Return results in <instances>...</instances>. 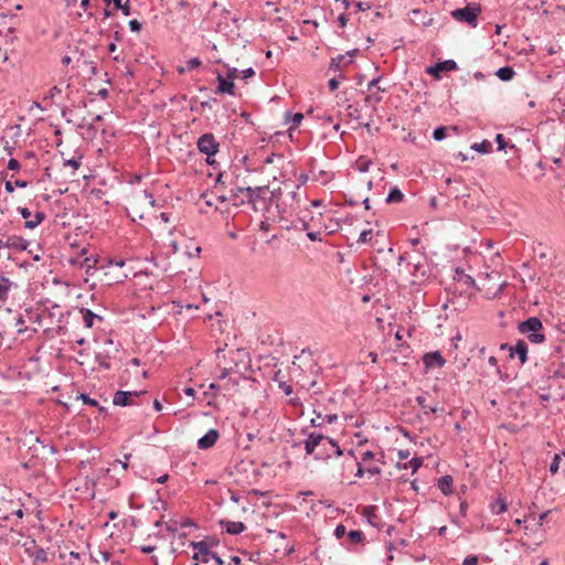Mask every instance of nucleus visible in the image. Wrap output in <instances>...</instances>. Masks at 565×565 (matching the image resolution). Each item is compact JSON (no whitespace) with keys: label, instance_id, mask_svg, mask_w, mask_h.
Instances as JSON below:
<instances>
[{"label":"nucleus","instance_id":"37998d69","mask_svg":"<svg viewBox=\"0 0 565 565\" xmlns=\"http://www.w3.org/2000/svg\"><path fill=\"white\" fill-rule=\"evenodd\" d=\"M373 238V231L372 230H364L360 233V236L358 238V243H369Z\"/></svg>","mask_w":565,"mask_h":565},{"label":"nucleus","instance_id":"f257e3e1","mask_svg":"<svg viewBox=\"0 0 565 565\" xmlns=\"http://www.w3.org/2000/svg\"><path fill=\"white\" fill-rule=\"evenodd\" d=\"M543 329V323L539 317H530L518 326L519 332L525 334L529 341L534 344H541L546 340Z\"/></svg>","mask_w":565,"mask_h":565},{"label":"nucleus","instance_id":"864d4df0","mask_svg":"<svg viewBox=\"0 0 565 565\" xmlns=\"http://www.w3.org/2000/svg\"><path fill=\"white\" fill-rule=\"evenodd\" d=\"M7 167L9 170L19 171L21 169V163L19 160L10 158Z\"/></svg>","mask_w":565,"mask_h":565},{"label":"nucleus","instance_id":"473e14b6","mask_svg":"<svg viewBox=\"0 0 565 565\" xmlns=\"http://www.w3.org/2000/svg\"><path fill=\"white\" fill-rule=\"evenodd\" d=\"M303 114L302 113H292L290 110H287L285 113V121L286 122H291V129L292 128H296L300 125L301 120L303 119Z\"/></svg>","mask_w":565,"mask_h":565},{"label":"nucleus","instance_id":"5fc2aeb1","mask_svg":"<svg viewBox=\"0 0 565 565\" xmlns=\"http://www.w3.org/2000/svg\"><path fill=\"white\" fill-rule=\"evenodd\" d=\"M226 78L231 79L232 82L235 81V78L238 76V70L236 67H230L226 65Z\"/></svg>","mask_w":565,"mask_h":565},{"label":"nucleus","instance_id":"f8f14e48","mask_svg":"<svg viewBox=\"0 0 565 565\" xmlns=\"http://www.w3.org/2000/svg\"><path fill=\"white\" fill-rule=\"evenodd\" d=\"M422 360L426 370L444 367L446 364V359L443 356L440 351L427 352L423 355Z\"/></svg>","mask_w":565,"mask_h":565},{"label":"nucleus","instance_id":"f704fd0d","mask_svg":"<svg viewBox=\"0 0 565 565\" xmlns=\"http://www.w3.org/2000/svg\"><path fill=\"white\" fill-rule=\"evenodd\" d=\"M494 141L498 146V151L505 150L507 148L518 150L516 146L514 143H509L504 137L503 134H497Z\"/></svg>","mask_w":565,"mask_h":565},{"label":"nucleus","instance_id":"680f3d73","mask_svg":"<svg viewBox=\"0 0 565 565\" xmlns=\"http://www.w3.org/2000/svg\"><path fill=\"white\" fill-rule=\"evenodd\" d=\"M339 85H340V81L337 77H332L328 81V86H329L330 92L337 90L339 88Z\"/></svg>","mask_w":565,"mask_h":565},{"label":"nucleus","instance_id":"49530a36","mask_svg":"<svg viewBox=\"0 0 565 565\" xmlns=\"http://www.w3.org/2000/svg\"><path fill=\"white\" fill-rule=\"evenodd\" d=\"M381 79H382V76H377V77L373 78L372 81H370L367 84V90L370 92L375 88L377 92H385L384 88L379 86V83Z\"/></svg>","mask_w":565,"mask_h":565},{"label":"nucleus","instance_id":"a18cd8bd","mask_svg":"<svg viewBox=\"0 0 565 565\" xmlns=\"http://www.w3.org/2000/svg\"><path fill=\"white\" fill-rule=\"evenodd\" d=\"M81 160H82V156H79V157H77V158L73 157V158H71V159L65 160V161H64V163H63V166H65V167H66V166H70V167H72L74 170H77V169L81 167V164H82V161H81Z\"/></svg>","mask_w":565,"mask_h":565},{"label":"nucleus","instance_id":"6e6552de","mask_svg":"<svg viewBox=\"0 0 565 565\" xmlns=\"http://www.w3.org/2000/svg\"><path fill=\"white\" fill-rule=\"evenodd\" d=\"M189 546L195 551L192 555V559L204 564L209 563L214 553L209 548L204 541H192L190 542Z\"/></svg>","mask_w":565,"mask_h":565},{"label":"nucleus","instance_id":"338daca9","mask_svg":"<svg viewBox=\"0 0 565 565\" xmlns=\"http://www.w3.org/2000/svg\"><path fill=\"white\" fill-rule=\"evenodd\" d=\"M179 526L185 527V526H198L195 521L190 518H184L180 523Z\"/></svg>","mask_w":565,"mask_h":565},{"label":"nucleus","instance_id":"774afa93","mask_svg":"<svg viewBox=\"0 0 565 565\" xmlns=\"http://www.w3.org/2000/svg\"><path fill=\"white\" fill-rule=\"evenodd\" d=\"M18 212L20 213V215H21L24 220L30 218V217H31V215H32L31 211H30L28 207L19 206V207H18Z\"/></svg>","mask_w":565,"mask_h":565},{"label":"nucleus","instance_id":"dca6fc26","mask_svg":"<svg viewBox=\"0 0 565 565\" xmlns=\"http://www.w3.org/2000/svg\"><path fill=\"white\" fill-rule=\"evenodd\" d=\"M375 250L379 255H382L381 260L383 264H380L379 262H374V266L376 267V269H379L381 271H387L386 265H388L391 263V260L393 259V257L395 255L394 248L392 246L388 247L387 249H385L383 247H376Z\"/></svg>","mask_w":565,"mask_h":565},{"label":"nucleus","instance_id":"4d7b16f0","mask_svg":"<svg viewBox=\"0 0 565 565\" xmlns=\"http://www.w3.org/2000/svg\"><path fill=\"white\" fill-rule=\"evenodd\" d=\"M415 399L418 406L424 409V413L428 414V405L426 404V397L424 395H418Z\"/></svg>","mask_w":565,"mask_h":565},{"label":"nucleus","instance_id":"0eeeda50","mask_svg":"<svg viewBox=\"0 0 565 565\" xmlns=\"http://www.w3.org/2000/svg\"><path fill=\"white\" fill-rule=\"evenodd\" d=\"M458 70V64L455 60H444L434 63L426 67V73L435 79H441L443 72H452Z\"/></svg>","mask_w":565,"mask_h":565},{"label":"nucleus","instance_id":"8fccbe9b","mask_svg":"<svg viewBox=\"0 0 565 565\" xmlns=\"http://www.w3.org/2000/svg\"><path fill=\"white\" fill-rule=\"evenodd\" d=\"M23 546H24V552L26 555H28V551L31 552V554H32L35 548L40 547V546H38L36 541L34 539H32L30 542H25L23 544Z\"/></svg>","mask_w":565,"mask_h":565},{"label":"nucleus","instance_id":"9b49d317","mask_svg":"<svg viewBox=\"0 0 565 565\" xmlns=\"http://www.w3.org/2000/svg\"><path fill=\"white\" fill-rule=\"evenodd\" d=\"M329 445L332 449V452L337 457L343 456V450L340 448L339 444L330 438L320 434V459H329L331 455L328 452L326 445Z\"/></svg>","mask_w":565,"mask_h":565},{"label":"nucleus","instance_id":"3c124183","mask_svg":"<svg viewBox=\"0 0 565 565\" xmlns=\"http://www.w3.org/2000/svg\"><path fill=\"white\" fill-rule=\"evenodd\" d=\"M309 25H312L315 28L318 26V22L316 20H305L303 21V26L301 28V32L302 34H309L310 31H309Z\"/></svg>","mask_w":565,"mask_h":565},{"label":"nucleus","instance_id":"a211bd4d","mask_svg":"<svg viewBox=\"0 0 565 565\" xmlns=\"http://www.w3.org/2000/svg\"><path fill=\"white\" fill-rule=\"evenodd\" d=\"M311 222H313V216L310 211H305L303 215L298 216L292 221V227L300 231L309 232L311 231Z\"/></svg>","mask_w":565,"mask_h":565},{"label":"nucleus","instance_id":"7c9ffc66","mask_svg":"<svg viewBox=\"0 0 565 565\" xmlns=\"http://www.w3.org/2000/svg\"><path fill=\"white\" fill-rule=\"evenodd\" d=\"M470 149L481 153V154H488L492 151V143L491 141L484 139L481 142H475L470 146Z\"/></svg>","mask_w":565,"mask_h":565},{"label":"nucleus","instance_id":"b1692460","mask_svg":"<svg viewBox=\"0 0 565 565\" xmlns=\"http://www.w3.org/2000/svg\"><path fill=\"white\" fill-rule=\"evenodd\" d=\"M437 486L443 494L450 495L454 493V479L450 475H445L438 479Z\"/></svg>","mask_w":565,"mask_h":565},{"label":"nucleus","instance_id":"20e7f679","mask_svg":"<svg viewBox=\"0 0 565 565\" xmlns=\"http://www.w3.org/2000/svg\"><path fill=\"white\" fill-rule=\"evenodd\" d=\"M196 147L200 153L206 157H215L220 151V142L212 132H204L196 140Z\"/></svg>","mask_w":565,"mask_h":565},{"label":"nucleus","instance_id":"69168bd1","mask_svg":"<svg viewBox=\"0 0 565 565\" xmlns=\"http://www.w3.org/2000/svg\"><path fill=\"white\" fill-rule=\"evenodd\" d=\"M179 523L180 522H177V521H169L168 523H166V530L168 532H171V533H175L178 531V526H179Z\"/></svg>","mask_w":565,"mask_h":565},{"label":"nucleus","instance_id":"4c0bfd02","mask_svg":"<svg viewBox=\"0 0 565 565\" xmlns=\"http://www.w3.org/2000/svg\"><path fill=\"white\" fill-rule=\"evenodd\" d=\"M449 128L447 126L440 125L436 127L433 131V139L436 141H443L448 135Z\"/></svg>","mask_w":565,"mask_h":565},{"label":"nucleus","instance_id":"393cba45","mask_svg":"<svg viewBox=\"0 0 565 565\" xmlns=\"http://www.w3.org/2000/svg\"><path fill=\"white\" fill-rule=\"evenodd\" d=\"M489 509L492 514L500 515L508 511V503L503 497L499 495L495 500L490 502Z\"/></svg>","mask_w":565,"mask_h":565},{"label":"nucleus","instance_id":"a19ab883","mask_svg":"<svg viewBox=\"0 0 565 565\" xmlns=\"http://www.w3.org/2000/svg\"><path fill=\"white\" fill-rule=\"evenodd\" d=\"M355 12L366 11L374 7L373 1H354Z\"/></svg>","mask_w":565,"mask_h":565},{"label":"nucleus","instance_id":"39448f33","mask_svg":"<svg viewBox=\"0 0 565 565\" xmlns=\"http://www.w3.org/2000/svg\"><path fill=\"white\" fill-rule=\"evenodd\" d=\"M366 543L367 540L364 532L361 530H351L348 532L345 540L342 541V546L351 552H360Z\"/></svg>","mask_w":565,"mask_h":565},{"label":"nucleus","instance_id":"ddd939ff","mask_svg":"<svg viewBox=\"0 0 565 565\" xmlns=\"http://www.w3.org/2000/svg\"><path fill=\"white\" fill-rule=\"evenodd\" d=\"M220 431L216 428L209 429L201 438L198 439L196 447L200 450L212 448L220 438Z\"/></svg>","mask_w":565,"mask_h":565},{"label":"nucleus","instance_id":"052dcab7","mask_svg":"<svg viewBox=\"0 0 565 565\" xmlns=\"http://www.w3.org/2000/svg\"><path fill=\"white\" fill-rule=\"evenodd\" d=\"M242 78L244 81H247L248 78H252L255 76V70L253 67H248L242 71Z\"/></svg>","mask_w":565,"mask_h":565},{"label":"nucleus","instance_id":"f03ea898","mask_svg":"<svg viewBox=\"0 0 565 565\" xmlns=\"http://www.w3.org/2000/svg\"><path fill=\"white\" fill-rule=\"evenodd\" d=\"M149 403L148 391H121L115 392L113 403L115 406L127 407Z\"/></svg>","mask_w":565,"mask_h":565},{"label":"nucleus","instance_id":"412c9836","mask_svg":"<svg viewBox=\"0 0 565 565\" xmlns=\"http://www.w3.org/2000/svg\"><path fill=\"white\" fill-rule=\"evenodd\" d=\"M8 248H12L17 252L28 250L29 254H32V250L28 249L29 242L24 239L22 236L13 235L8 238Z\"/></svg>","mask_w":565,"mask_h":565},{"label":"nucleus","instance_id":"2f4dec72","mask_svg":"<svg viewBox=\"0 0 565 565\" xmlns=\"http://www.w3.org/2000/svg\"><path fill=\"white\" fill-rule=\"evenodd\" d=\"M28 556L33 559V563L35 565L39 563L47 562V553L43 547L35 548L32 554H31V552L28 551Z\"/></svg>","mask_w":565,"mask_h":565},{"label":"nucleus","instance_id":"de8ad7c7","mask_svg":"<svg viewBox=\"0 0 565 565\" xmlns=\"http://www.w3.org/2000/svg\"><path fill=\"white\" fill-rule=\"evenodd\" d=\"M202 65V61L200 57H192L186 62V68L188 71H193L199 68Z\"/></svg>","mask_w":565,"mask_h":565},{"label":"nucleus","instance_id":"603ef678","mask_svg":"<svg viewBox=\"0 0 565 565\" xmlns=\"http://www.w3.org/2000/svg\"><path fill=\"white\" fill-rule=\"evenodd\" d=\"M478 563H479L478 555H468L462 561V565H478Z\"/></svg>","mask_w":565,"mask_h":565},{"label":"nucleus","instance_id":"c85d7f7f","mask_svg":"<svg viewBox=\"0 0 565 565\" xmlns=\"http://www.w3.org/2000/svg\"><path fill=\"white\" fill-rule=\"evenodd\" d=\"M79 312L82 313L83 322L85 328H93L95 323V318H98V315L93 312L87 308H79Z\"/></svg>","mask_w":565,"mask_h":565},{"label":"nucleus","instance_id":"f3484780","mask_svg":"<svg viewBox=\"0 0 565 565\" xmlns=\"http://www.w3.org/2000/svg\"><path fill=\"white\" fill-rule=\"evenodd\" d=\"M218 524L221 527L225 529V532L231 535H238L246 530V525L241 521H228V520H220Z\"/></svg>","mask_w":565,"mask_h":565},{"label":"nucleus","instance_id":"13d9d810","mask_svg":"<svg viewBox=\"0 0 565 565\" xmlns=\"http://www.w3.org/2000/svg\"><path fill=\"white\" fill-rule=\"evenodd\" d=\"M130 457H131V454H126L125 455V461H120V460L117 459V460L114 461V466L116 467L117 465H120L121 469L124 471H126L128 469V467H129L128 460L130 459Z\"/></svg>","mask_w":565,"mask_h":565},{"label":"nucleus","instance_id":"a878e982","mask_svg":"<svg viewBox=\"0 0 565 565\" xmlns=\"http://www.w3.org/2000/svg\"><path fill=\"white\" fill-rule=\"evenodd\" d=\"M494 75L502 82H510L514 78L515 76V71L512 66L510 65H504L502 67H499Z\"/></svg>","mask_w":565,"mask_h":565},{"label":"nucleus","instance_id":"58836bf2","mask_svg":"<svg viewBox=\"0 0 565 565\" xmlns=\"http://www.w3.org/2000/svg\"><path fill=\"white\" fill-rule=\"evenodd\" d=\"M76 399H81L83 404L95 407L98 406V401L95 398L89 397L86 393H78L76 396Z\"/></svg>","mask_w":565,"mask_h":565},{"label":"nucleus","instance_id":"c03bdc74","mask_svg":"<svg viewBox=\"0 0 565 565\" xmlns=\"http://www.w3.org/2000/svg\"><path fill=\"white\" fill-rule=\"evenodd\" d=\"M115 10H120L121 13L125 15V17H129L131 15V6H130V1L127 0L126 2H121L117 6V8Z\"/></svg>","mask_w":565,"mask_h":565},{"label":"nucleus","instance_id":"1a4fd4ad","mask_svg":"<svg viewBox=\"0 0 565 565\" xmlns=\"http://www.w3.org/2000/svg\"><path fill=\"white\" fill-rule=\"evenodd\" d=\"M237 192H245L246 193V198H247V202L253 204V205H255L258 201H263V203H265V194L267 192H269V186L268 185L256 186V188H252V186H246V188L237 186Z\"/></svg>","mask_w":565,"mask_h":565},{"label":"nucleus","instance_id":"6ab92c4d","mask_svg":"<svg viewBox=\"0 0 565 565\" xmlns=\"http://www.w3.org/2000/svg\"><path fill=\"white\" fill-rule=\"evenodd\" d=\"M361 514L365 518L366 522L373 527L381 529V523L376 520L377 515V507L376 505H365L362 508Z\"/></svg>","mask_w":565,"mask_h":565},{"label":"nucleus","instance_id":"5701e85b","mask_svg":"<svg viewBox=\"0 0 565 565\" xmlns=\"http://www.w3.org/2000/svg\"><path fill=\"white\" fill-rule=\"evenodd\" d=\"M454 280H456L458 282H462L463 285H466L469 288H475L476 287L475 278L472 276L466 274L465 269L461 268V267H456L455 268Z\"/></svg>","mask_w":565,"mask_h":565},{"label":"nucleus","instance_id":"bb28decb","mask_svg":"<svg viewBox=\"0 0 565 565\" xmlns=\"http://www.w3.org/2000/svg\"><path fill=\"white\" fill-rule=\"evenodd\" d=\"M12 286L17 287V285L8 277L3 275L0 276V301H6L8 299V294Z\"/></svg>","mask_w":565,"mask_h":565},{"label":"nucleus","instance_id":"79ce46f5","mask_svg":"<svg viewBox=\"0 0 565 565\" xmlns=\"http://www.w3.org/2000/svg\"><path fill=\"white\" fill-rule=\"evenodd\" d=\"M333 533L341 544L342 541H344L348 535L347 529L343 524H338Z\"/></svg>","mask_w":565,"mask_h":565},{"label":"nucleus","instance_id":"c9c22d12","mask_svg":"<svg viewBox=\"0 0 565 565\" xmlns=\"http://www.w3.org/2000/svg\"><path fill=\"white\" fill-rule=\"evenodd\" d=\"M307 497H310L312 499L315 497V492L313 491H301L298 493L296 501L299 505V509H302V510L307 509V504L310 503V501L307 500Z\"/></svg>","mask_w":565,"mask_h":565},{"label":"nucleus","instance_id":"7ed1b4c3","mask_svg":"<svg viewBox=\"0 0 565 565\" xmlns=\"http://www.w3.org/2000/svg\"><path fill=\"white\" fill-rule=\"evenodd\" d=\"M482 8L480 3L469 2L463 8H457L450 12L451 17L461 23L476 28L478 25V18Z\"/></svg>","mask_w":565,"mask_h":565},{"label":"nucleus","instance_id":"9d476101","mask_svg":"<svg viewBox=\"0 0 565 565\" xmlns=\"http://www.w3.org/2000/svg\"><path fill=\"white\" fill-rule=\"evenodd\" d=\"M216 81L215 94L235 96V82L223 76L218 70H216Z\"/></svg>","mask_w":565,"mask_h":565},{"label":"nucleus","instance_id":"09e8293b","mask_svg":"<svg viewBox=\"0 0 565 565\" xmlns=\"http://www.w3.org/2000/svg\"><path fill=\"white\" fill-rule=\"evenodd\" d=\"M128 26L131 32L139 33L142 30V23L137 19H132L128 22Z\"/></svg>","mask_w":565,"mask_h":565},{"label":"nucleus","instance_id":"4468645a","mask_svg":"<svg viewBox=\"0 0 565 565\" xmlns=\"http://www.w3.org/2000/svg\"><path fill=\"white\" fill-rule=\"evenodd\" d=\"M510 359L518 358L521 365L525 364L529 360V345L524 340H518L509 354Z\"/></svg>","mask_w":565,"mask_h":565},{"label":"nucleus","instance_id":"423d86ee","mask_svg":"<svg viewBox=\"0 0 565 565\" xmlns=\"http://www.w3.org/2000/svg\"><path fill=\"white\" fill-rule=\"evenodd\" d=\"M308 428L303 427L300 431V435L305 436L303 439H298L291 441L292 448H300L302 445L305 447L306 454L311 455L315 452L318 447V433H307Z\"/></svg>","mask_w":565,"mask_h":565},{"label":"nucleus","instance_id":"bf43d9fd","mask_svg":"<svg viewBox=\"0 0 565 565\" xmlns=\"http://www.w3.org/2000/svg\"><path fill=\"white\" fill-rule=\"evenodd\" d=\"M460 504H459V514L460 516L465 518L467 515L468 511V502L466 500H462L459 495Z\"/></svg>","mask_w":565,"mask_h":565},{"label":"nucleus","instance_id":"e433bc0d","mask_svg":"<svg viewBox=\"0 0 565 565\" xmlns=\"http://www.w3.org/2000/svg\"><path fill=\"white\" fill-rule=\"evenodd\" d=\"M412 275L414 277H416L417 279H420L422 281L428 279V277H429L428 270L419 263L414 265Z\"/></svg>","mask_w":565,"mask_h":565},{"label":"nucleus","instance_id":"2eb2a0df","mask_svg":"<svg viewBox=\"0 0 565 565\" xmlns=\"http://www.w3.org/2000/svg\"><path fill=\"white\" fill-rule=\"evenodd\" d=\"M543 377L546 380L565 379V362L559 364L551 363L544 369Z\"/></svg>","mask_w":565,"mask_h":565},{"label":"nucleus","instance_id":"aec40b11","mask_svg":"<svg viewBox=\"0 0 565 565\" xmlns=\"http://www.w3.org/2000/svg\"><path fill=\"white\" fill-rule=\"evenodd\" d=\"M118 352V349H115L114 352L110 350H104L95 353V361L98 365L104 370H110L111 364L109 360Z\"/></svg>","mask_w":565,"mask_h":565},{"label":"nucleus","instance_id":"0e129e2a","mask_svg":"<svg viewBox=\"0 0 565 565\" xmlns=\"http://www.w3.org/2000/svg\"><path fill=\"white\" fill-rule=\"evenodd\" d=\"M203 541L206 543V545L209 546L210 550H212V547H215L220 544V541L212 536H206Z\"/></svg>","mask_w":565,"mask_h":565},{"label":"nucleus","instance_id":"ea45409f","mask_svg":"<svg viewBox=\"0 0 565 565\" xmlns=\"http://www.w3.org/2000/svg\"><path fill=\"white\" fill-rule=\"evenodd\" d=\"M561 462L562 456L559 454H555L548 468L552 475H556L558 472Z\"/></svg>","mask_w":565,"mask_h":565},{"label":"nucleus","instance_id":"c756f323","mask_svg":"<svg viewBox=\"0 0 565 565\" xmlns=\"http://www.w3.org/2000/svg\"><path fill=\"white\" fill-rule=\"evenodd\" d=\"M424 463L423 457H413L408 462L406 463H398L397 467L399 469H407L408 467L412 469V473H415Z\"/></svg>","mask_w":565,"mask_h":565},{"label":"nucleus","instance_id":"cd10ccee","mask_svg":"<svg viewBox=\"0 0 565 565\" xmlns=\"http://www.w3.org/2000/svg\"><path fill=\"white\" fill-rule=\"evenodd\" d=\"M404 193L401 191L398 186H392L387 193L385 202L387 204L401 203L404 201Z\"/></svg>","mask_w":565,"mask_h":565},{"label":"nucleus","instance_id":"4be33fe9","mask_svg":"<svg viewBox=\"0 0 565 565\" xmlns=\"http://www.w3.org/2000/svg\"><path fill=\"white\" fill-rule=\"evenodd\" d=\"M358 50L348 52L347 54H340L337 57L331 58L330 70H340L341 65H349L353 62L352 56Z\"/></svg>","mask_w":565,"mask_h":565},{"label":"nucleus","instance_id":"6e6d98bb","mask_svg":"<svg viewBox=\"0 0 565 565\" xmlns=\"http://www.w3.org/2000/svg\"><path fill=\"white\" fill-rule=\"evenodd\" d=\"M381 102H382V96H380L377 94L365 95V97H364L365 104H370V103L380 104Z\"/></svg>","mask_w":565,"mask_h":565},{"label":"nucleus","instance_id":"72a5a7b5","mask_svg":"<svg viewBox=\"0 0 565 565\" xmlns=\"http://www.w3.org/2000/svg\"><path fill=\"white\" fill-rule=\"evenodd\" d=\"M372 164V160L369 159L366 156H360L355 162H354V168L359 171V172H367L370 167Z\"/></svg>","mask_w":565,"mask_h":565},{"label":"nucleus","instance_id":"e2e57ef3","mask_svg":"<svg viewBox=\"0 0 565 565\" xmlns=\"http://www.w3.org/2000/svg\"><path fill=\"white\" fill-rule=\"evenodd\" d=\"M535 167L540 169V174L535 177V179L539 180L545 175L546 164L543 161L539 160L535 163Z\"/></svg>","mask_w":565,"mask_h":565}]
</instances>
